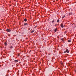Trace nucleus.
<instances>
[{"label": "nucleus", "instance_id": "f257e3e1", "mask_svg": "<svg viewBox=\"0 0 76 76\" xmlns=\"http://www.w3.org/2000/svg\"><path fill=\"white\" fill-rule=\"evenodd\" d=\"M6 31L7 32H10V31H11V30L10 29H7L6 30Z\"/></svg>", "mask_w": 76, "mask_h": 76}, {"label": "nucleus", "instance_id": "f03ea898", "mask_svg": "<svg viewBox=\"0 0 76 76\" xmlns=\"http://www.w3.org/2000/svg\"><path fill=\"white\" fill-rule=\"evenodd\" d=\"M66 49V53H69V50H68V49Z\"/></svg>", "mask_w": 76, "mask_h": 76}, {"label": "nucleus", "instance_id": "7ed1b4c3", "mask_svg": "<svg viewBox=\"0 0 76 76\" xmlns=\"http://www.w3.org/2000/svg\"><path fill=\"white\" fill-rule=\"evenodd\" d=\"M63 23H62L61 25V28H63V27H64V26H63Z\"/></svg>", "mask_w": 76, "mask_h": 76}, {"label": "nucleus", "instance_id": "20e7f679", "mask_svg": "<svg viewBox=\"0 0 76 76\" xmlns=\"http://www.w3.org/2000/svg\"><path fill=\"white\" fill-rule=\"evenodd\" d=\"M69 15H73V13L72 12H69Z\"/></svg>", "mask_w": 76, "mask_h": 76}, {"label": "nucleus", "instance_id": "39448f33", "mask_svg": "<svg viewBox=\"0 0 76 76\" xmlns=\"http://www.w3.org/2000/svg\"><path fill=\"white\" fill-rule=\"evenodd\" d=\"M57 28H56L54 30L55 32H57Z\"/></svg>", "mask_w": 76, "mask_h": 76}, {"label": "nucleus", "instance_id": "423d86ee", "mask_svg": "<svg viewBox=\"0 0 76 76\" xmlns=\"http://www.w3.org/2000/svg\"><path fill=\"white\" fill-rule=\"evenodd\" d=\"M31 33H33V32H34V30H32L31 31Z\"/></svg>", "mask_w": 76, "mask_h": 76}, {"label": "nucleus", "instance_id": "0eeeda50", "mask_svg": "<svg viewBox=\"0 0 76 76\" xmlns=\"http://www.w3.org/2000/svg\"><path fill=\"white\" fill-rule=\"evenodd\" d=\"M14 61L15 62V63H18V60H15Z\"/></svg>", "mask_w": 76, "mask_h": 76}, {"label": "nucleus", "instance_id": "6e6552de", "mask_svg": "<svg viewBox=\"0 0 76 76\" xmlns=\"http://www.w3.org/2000/svg\"><path fill=\"white\" fill-rule=\"evenodd\" d=\"M28 25V24L27 23H25L24 24V26H26V25Z\"/></svg>", "mask_w": 76, "mask_h": 76}, {"label": "nucleus", "instance_id": "1a4fd4ad", "mask_svg": "<svg viewBox=\"0 0 76 76\" xmlns=\"http://www.w3.org/2000/svg\"><path fill=\"white\" fill-rule=\"evenodd\" d=\"M68 42H71V41H72V40H71V39L68 40Z\"/></svg>", "mask_w": 76, "mask_h": 76}, {"label": "nucleus", "instance_id": "9d476101", "mask_svg": "<svg viewBox=\"0 0 76 76\" xmlns=\"http://www.w3.org/2000/svg\"><path fill=\"white\" fill-rule=\"evenodd\" d=\"M24 20L25 22H26V21H27V19H26V18H25L24 19Z\"/></svg>", "mask_w": 76, "mask_h": 76}, {"label": "nucleus", "instance_id": "9b49d317", "mask_svg": "<svg viewBox=\"0 0 76 76\" xmlns=\"http://www.w3.org/2000/svg\"><path fill=\"white\" fill-rule=\"evenodd\" d=\"M4 44H5V45H7V42H5Z\"/></svg>", "mask_w": 76, "mask_h": 76}, {"label": "nucleus", "instance_id": "f8f14e48", "mask_svg": "<svg viewBox=\"0 0 76 76\" xmlns=\"http://www.w3.org/2000/svg\"><path fill=\"white\" fill-rule=\"evenodd\" d=\"M59 21H60V20H59V19H58L57 20V22L58 23L59 22Z\"/></svg>", "mask_w": 76, "mask_h": 76}, {"label": "nucleus", "instance_id": "ddd939ff", "mask_svg": "<svg viewBox=\"0 0 76 76\" xmlns=\"http://www.w3.org/2000/svg\"><path fill=\"white\" fill-rule=\"evenodd\" d=\"M64 17H65V15L63 16L62 18V19H63V18H64Z\"/></svg>", "mask_w": 76, "mask_h": 76}, {"label": "nucleus", "instance_id": "4468645a", "mask_svg": "<svg viewBox=\"0 0 76 76\" xmlns=\"http://www.w3.org/2000/svg\"><path fill=\"white\" fill-rule=\"evenodd\" d=\"M54 22H55V21H54V20H53V21L52 22V23H54Z\"/></svg>", "mask_w": 76, "mask_h": 76}, {"label": "nucleus", "instance_id": "2eb2a0df", "mask_svg": "<svg viewBox=\"0 0 76 76\" xmlns=\"http://www.w3.org/2000/svg\"><path fill=\"white\" fill-rule=\"evenodd\" d=\"M57 24H56L55 25V26H57Z\"/></svg>", "mask_w": 76, "mask_h": 76}, {"label": "nucleus", "instance_id": "dca6fc26", "mask_svg": "<svg viewBox=\"0 0 76 76\" xmlns=\"http://www.w3.org/2000/svg\"><path fill=\"white\" fill-rule=\"evenodd\" d=\"M66 33H67V32H66V31H65L64 32V33L65 34H66Z\"/></svg>", "mask_w": 76, "mask_h": 76}, {"label": "nucleus", "instance_id": "f3484780", "mask_svg": "<svg viewBox=\"0 0 76 76\" xmlns=\"http://www.w3.org/2000/svg\"><path fill=\"white\" fill-rule=\"evenodd\" d=\"M61 40L62 41H63L64 40H63V38H62V39H61Z\"/></svg>", "mask_w": 76, "mask_h": 76}, {"label": "nucleus", "instance_id": "a211bd4d", "mask_svg": "<svg viewBox=\"0 0 76 76\" xmlns=\"http://www.w3.org/2000/svg\"><path fill=\"white\" fill-rule=\"evenodd\" d=\"M66 53V51H65L64 52V53Z\"/></svg>", "mask_w": 76, "mask_h": 76}, {"label": "nucleus", "instance_id": "6ab92c4d", "mask_svg": "<svg viewBox=\"0 0 76 76\" xmlns=\"http://www.w3.org/2000/svg\"><path fill=\"white\" fill-rule=\"evenodd\" d=\"M27 25V26H28V25H29L28 24V25Z\"/></svg>", "mask_w": 76, "mask_h": 76}, {"label": "nucleus", "instance_id": "aec40b11", "mask_svg": "<svg viewBox=\"0 0 76 76\" xmlns=\"http://www.w3.org/2000/svg\"><path fill=\"white\" fill-rule=\"evenodd\" d=\"M63 41V42H64V40H63V41Z\"/></svg>", "mask_w": 76, "mask_h": 76}]
</instances>
